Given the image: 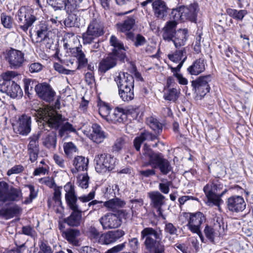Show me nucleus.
I'll return each instance as SVG.
<instances>
[{
	"label": "nucleus",
	"mask_w": 253,
	"mask_h": 253,
	"mask_svg": "<svg viewBox=\"0 0 253 253\" xmlns=\"http://www.w3.org/2000/svg\"><path fill=\"white\" fill-rule=\"evenodd\" d=\"M0 21L3 26L7 29H10L13 26L12 18L5 13H2L0 15Z\"/></svg>",
	"instance_id": "49530a36"
},
{
	"label": "nucleus",
	"mask_w": 253,
	"mask_h": 253,
	"mask_svg": "<svg viewBox=\"0 0 253 253\" xmlns=\"http://www.w3.org/2000/svg\"><path fill=\"white\" fill-rule=\"evenodd\" d=\"M38 134L30 138V142L28 145V150H39L38 145Z\"/></svg>",
	"instance_id": "5fc2aeb1"
},
{
	"label": "nucleus",
	"mask_w": 253,
	"mask_h": 253,
	"mask_svg": "<svg viewBox=\"0 0 253 253\" xmlns=\"http://www.w3.org/2000/svg\"><path fill=\"white\" fill-rule=\"evenodd\" d=\"M212 80L211 75H208L199 77L192 82V85L196 93L200 96H204L210 90L209 83Z\"/></svg>",
	"instance_id": "9d476101"
},
{
	"label": "nucleus",
	"mask_w": 253,
	"mask_h": 253,
	"mask_svg": "<svg viewBox=\"0 0 253 253\" xmlns=\"http://www.w3.org/2000/svg\"><path fill=\"white\" fill-rule=\"evenodd\" d=\"M177 23L174 21L168 22L163 28V38L165 41H171L175 36V28Z\"/></svg>",
	"instance_id": "c756f323"
},
{
	"label": "nucleus",
	"mask_w": 253,
	"mask_h": 253,
	"mask_svg": "<svg viewBox=\"0 0 253 253\" xmlns=\"http://www.w3.org/2000/svg\"><path fill=\"white\" fill-rule=\"evenodd\" d=\"M24 170V168L21 165H16L9 169L7 172V174L8 176L13 174H18L21 173Z\"/></svg>",
	"instance_id": "69168bd1"
},
{
	"label": "nucleus",
	"mask_w": 253,
	"mask_h": 253,
	"mask_svg": "<svg viewBox=\"0 0 253 253\" xmlns=\"http://www.w3.org/2000/svg\"><path fill=\"white\" fill-rule=\"evenodd\" d=\"M182 6L179 7L177 9H173L171 13V16L173 19V21L176 22V21L180 20L183 21V14L182 13L181 10Z\"/></svg>",
	"instance_id": "680f3d73"
},
{
	"label": "nucleus",
	"mask_w": 253,
	"mask_h": 253,
	"mask_svg": "<svg viewBox=\"0 0 253 253\" xmlns=\"http://www.w3.org/2000/svg\"><path fill=\"white\" fill-rule=\"evenodd\" d=\"M29 71L31 73H37L42 71L43 66L40 63L33 62L28 65Z\"/></svg>",
	"instance_id": "bf43d9fd"
},
{
	"label": "nucleus",
	"mask_w": 253,
	"mask_h": 253,
	"mask_svg": "<svg viewBox=\"0 0 253 253\" xmlns=\"http://www.w3.org/2000/svg\"><path fill=\"white\" fill-rule=\"evenodd\" d=\"M146 123L150 128L154 131L155 134L145 130L139 135L135 137L133 141V144L137 151L140 150L142 143L144 141H152L158 139L159 135L162 132L163 125L156 118L153 117H148L147 118Z\"/></svg>",
	"instance_id": "7ed1b4c3"
},
{
	"label": "nucleus",
	"mask_w": 253,
	"mask_h": 253,
	"mask_svg": "<svg viewBox=\"0 0 253 253\" xmlns=\"http://www.w3.org/2000/svg\"><path fill=\"white\" fill-rule=\"evenodd\" d=\"M34 32L37 36L36 42H42L47 41L49 39V33L50 32L48 23L40 22L34 27Z\"/></svg>",
	"instance_id": "dca6fc26"
},
{
	"label": "nucleus",
	"mask_w": 253,
	"mask_h": 253,
	"mask_svg": "<svg viewBox=\"0 0 253 253\" xmlns=\"http://www.w3.org/2000/svg\"><path fill=\"white\" fill-rule=\"evenodd\" d=\"M151 204L156 209L158 216L163 219H166V216L163 214L162 207L164 204L165 196L158 191H154L149 193Z\"/></svg>",
	"instance_id": "6ab92c4d"
},
{
	"label": "nucleus",
	"mask_w": 253,
	"mask_h": 253,
	"mask_svg": "<svg viewBox=\"0 0 253 253\" xmlns=\"http://www.w3.org/2000/svg\"><path fill=\"white\" fill-rule=\"evenodd\" d=\"M186 217H188L187 226L192 233L199 235L201 239L203 237L201 235V224L206 220L204 214L200 211L195 213H185Z\"/></svg>",
	"instance_id": "6e6552de"
},
{
	"label": "nucleus",
	"mask_w": 253,
	"mask_h": 253,
	"mask_svg": "<svg viewBox=\"0 0 253 253\" xmlns=\"http://www.w3.org/2000/svg\"><path fill=\"white\" fill-rule=\"evenodd\" d=\"M107 134L104 132L100 126L94 124L92 126V132L88 135V137L94 142L100 143L107 137Z\"/></svg>",
	"instance_id": "b1692460"
},
{
	"label": "nucleus",
	"mask_w": 253,
	"mask_h": 253,
	"mask_svg": "<svg viewBox=\"0 0 253 253\" xmlns=\"http://www.w3.org/2000/svg\"><path fill=\"white\" fill-rule=\"evenodd\" d=\"M18 75V74L13 71H8L2 73L0 77L3 80V82H9Z\"/></svg>",
	"instance_id": "4d7b16f0"
},
{
	"label": "nucleus",
	"mask_w": 253,
	"mask_h": 253,
	"mask_svg": "<svg viewBox=\"0 0 253 253\" xmlns=\"http://www.w3.org/2000/svg\"><path fill=\"white\" fill-rule=\"evenodd\" d=\"M32 120L31 116L23 114L19 116L16 123L13 125L14 131L21 135H27L31 130Z\"/></svg>",
	"instance_id": "1a4fd4ad"
},
{
	"label": "nucleus",
	"mask_w": 253,
	"mask_h": 253,
	"mask_svg": "<svg viewBox=\"0 0 253 253\" xmlns=\"http://www.w3.org/2000/svg\"><path fill=\"white\" fill-rule=\"evenodd\" d=\"M32 13L31 9L26 6L21 7L18 11L17 21L20 28L24 32H26L36 20Z\"/></svg>",
	"instance_id": "0eeeda50"
},
{
	"label": "nucleus",
	"mask_w": 253,
	"mask_h": 253,
	"mask_svg": "<svg viewBox=\"0 0 253 253\" xmlns=\"http://www.w3.org/2000/svg\"><path fill=\"white\" fill-rule=\"evenodd\" d=\"M82 1L83 0H66V4L67 6L65 10L67 11L72 12L80 7Z\"/></svg>",
	"instance_id": "3c124183"
},
{
	"label": "nucleus",
	"mask_w": 253,
	"mask_h": 253,
	"mask_svg": "<svg viewBox=\"0 0 253 253\" xmlns=\"http://www.w3.org/2000/svg\"><path fill=\"white\" fill-rule=\"evenodd\" d=\"M120 98L124 101H129L134 98L133 88L119 89Z\"/></svg>",
	"instance_id": "a19ab883"
},
{
	"label": "nucleus",
	"mask_w": 253,
	"mask_h": 253,
	"mask_svg": "<svg viewBox=\"0 0 253 253\" xmlns=\"http://www.w3.org/2000/svg\"><path fill=\"white\" fill-rule=\"evenodd\" d=\"M36 92L40 98L47 102L52 101L55 95L51 86L46 83H38L36 85Z\"/></svg>",
	"instance_id": "ddd939ff"
},
{
	"label": "nucleus",
	"mask_w": 253,
	"mask_h": 253,
	"mask_svg": "<svg viewBox=\"0 0 253 253\" xmlns=\"http://www.w3.org/2000/svg\"><path fill=\"white\" fill-rule=\"evenodd\" d=\"M220 185L214 184H208L203 189L204 193L208 198L209 205H212L219 207L220 204L223 203L221 197L226 192L225 189L221 193H218Z\"/></svg>",
	"instance_id": "423d86ee"
},
{
	"label": "nucleus",
	"mask_w": 253,
	"mask_h": 253,
	"mask_svg": "<svg viewBox=\"0 0 253 253\" xmlns=\"http://www.w3.org/2000/svg\"><path fill=\"white\" fill-rule=\"evenodd\" d=\"M144 155L149 158L148 165L153 168H157L158 165L164 158L161 153H154L146 144L143 147Z\"/></svg>",
	"instance_id": "4be33fe9"
},
{
	"label": "nucleus",
	"mask_w": 253,
	"mask_h": 253,
	"mask_svg": "<svg viewBox=\"0 0 253 253\" xmlns=\"http://www.w3.org/2000/svg\"><path fill=\"white\" fill-rule=\"evenodd\" d=\"M226 11L229 16L239 21H242L248 13L246 10H237L230 8L226 9Z\"/></svg>",
	"instance_id": "4c0bfd02"
},
{
	"label": "nucleus",
	"mask_w": 253,
	"mask_h": 253,
	"mask_svg": "<svg viewBox=\"0 0 253 253\" xmlns=\"http://www.w3.org/2000/svg\"><path fill=\"white\" fill-rule=\"evenodd\" d=\"M126 204L125 202L117 198L111 199L104 203V206L112 211H116L123 208Z\"/></svg>",
	"instance_id": "f704fd0d"
},
{
	"label": "nucleus",
	"mask_w": 253,
	"mask_h": 253,
	"mask_svg": "<svg viewBox=\"0 0 253 253\" xmlns=\"http://www.w3.org/2000/svg\"><path fill=\"white\" fill-rule=\"evenodd\" d=\"M163 234L160 229L145 227L140 232V239L149 252L144 253H164L165 248L162 240Z\"/></svg>",
	"instance_id": "f03ea898"
},
{
	"label": "nucleus",
	"mask_w": 253,
	"mask_h": 253,
	"mask_svg": "<svg viewBox=\"0 0 253 253\" xmlns=\"http://www.w3.org/2000/svg\"><path fill=\"white\" fill-rule=\"evenodd\" d=\"M23 82L26 93H29V91L34 88L36 90V85L38 84L36 80L31 79H25Z\"/></svg>",
	"instance_id": "8fccbe9b"
},
{
	"label": "nucleus",
	"mask_w": 253,
	"mask_h": 253,
	"mask_svg": "<svg viewBox=\"0 0 253 253\" xmlns=\"http://www.w3.org/2000/svg\"><path fill=\"white\" fill-rule=\"evenodd\" d=\"M74 206L75 208L69 206L73 211L69 217L64 219V221L70 226L77 227L80 225L82 221V211L79 210L77 205Z\"/></svg>",
	"instance_id": "5701e85b"
},
{
	"label": "nucleus",
	"mask_w": 253,
	"mask_h": 253,
	"mask_svg": "<svg viewBox=\"0 0 253 253\" xmlns=\"http://www.w3.org/2000/svg\"><path fill=\"white\" fill-rule=\"evenodd\" d=\"M88 165V160L83 156H77L74 158L73 165L75 167V169H72L73 173H76L78 171L86 169Z\"/></svg>",
	"instance_id": "2f4dec72"
},
{
	"label": "nucleus",
	"mask_w": 253,
	"mask_h": 253,
	"mask_svg": "<svg viewBox=\"0 0 253 253\" xmlns=\"http://www.w3.org/2000/svg\"><path fill=\"white\" fill-rule=\"evenodd\" d=\"M135 23V19L132 17H128L123 23L117 24L118 30L122 32H126L130 30Z\"/></svg>",
	"instance_id": "c9c22d12"
},
{
	"label": "nucleus",
	"mask_w": 253,
	"mask_h": 253,
	"mask_svg": "<svg viewBox=\"0 0 253 253\" xmlns=\"http://www.w3.org/2000/svg\"><path fill=\"white\" fill-rule=\"evenodd\" d=\"M179 91L175 88L165 89L164 98L165 100L175 101L179 96Z\"/></svg>",
	"instance_id": "ea45409f"
},
{
	"label": "nucleus",
	"mask_w": 253,
	"mask_h": 253,
	"mask_svg": "<svg viewBox=\"0 0 253 253\" xmlns=\"http://www.w3.org/2000/svg\"><path fill=\"white\" fill-rule=\"evenodd\" d=\"M22 192L20 189L12 188L7 196V201H19L22 198Z\"/></svg>",
	"instance_id": "37998d69"
},
{
	"label": "nucleus",
	"mask_w": 253,
	"mask_h": 253,
	"mask_svg": "<svg viewBox=\"0 0 253 253\" xmlns=\"http://www.w3.org/2000/svg\"><path fill=\"white\" fill-rule=\"evenodd\" d=\"M39 248L40 250L38 253H52L50 247L43 242H41L39 243Z\"/></svg>",
	"instance_id": "338daca9"
},
{
	"label": "nucleus",
	"mask_w": 253,
	"mask_h": 253,
	"mask_svg": "<svg viewBox=\"0 0 253 253\" xmlns=\"http://www.w3.org/2000/svg\"><path fill=\"white\" fill-rule=\"evenodd\" d=\"M125 144L126 140L124 138L120 137L118 138L113 147V151L119 152L124 147Z\"/></svg>",
	"instance_id": "13d9d810"
},
{
	"label": "nucleus",
	"mask_w": 253,
	"mask_h": 253,
	"mask_svg": "<svg viewBox=\"0 0 253 253\" xmlns=\"http://www.w3.org/2000/svg\"><path fill=\"white\" fill-rule=\"evenodd\" d=\"M61 187H57L54 189L53 200L56 204L61 205Z\"/></svg>",
	"instance_id": "e2e57ef3"
},
{
	"label": "nucleus",
	"mask_w": 253,
	"mask_h": 253,
	"mask_svg": "<svg viewBox=\"0 0 253 253\" xmlns=\"http://www.w3.org/2000/svg\"><path fill=\"white\" fill-rule=\"evenodd\" d=\"M111 109L110 107L105 103L101 105L99 108V113L100 115L107 121H110L109 119L110 116Z\"/></svg>",
	"instance_id": "de8ad7c7"
},
{
	"label": "nucleus",
	"mask_w": 253,
	"mask_h": 253,
	"mask_svg": "<svg viewBox=\"0 0 253 253\" xmlns=\"http://www.w3.org/2000/svg\"><path fill=\"white\" fill-rule=\"evenodd\" d=\"M80 232L77 229H70L63 232V235L67 240L73 245L78 244L77 237L80 235Z\"/></svg>",
	"instance_id": "473e14b6"
},
{
	"label": "nucleus",
	"mask_w": 253,
	"mask_h": 253,
	"mask_svg": "<svg viewBox=\"0 0 253 253\" xmlns=\"http://www.w3.org/2000/svg\"><path fill=\"white\" fill-rule=\"evenodd\" d=\"M66 0H46L47 3L55 10H65Z\"/></svg>",
	"instance_id": "79ce46f5"
},
{
	"label": "nucleus",
	"mask_w": 253,
	"mask_h": 253,
	"mask_svg": "<svg viewBox=\"0 0 253 253\" xmlns=\"http://www.w3.org/2000/svg\"><path fill=\"white\" fill-rule=\"evenodd\" d=\"M184 57H186L185 47L177 49L173 53L168 55L169 58L175 63L180 62Z\"/></svg>",
	"instance_id": "e433bc0d"
},
{
	"label": "nucleus",
	"mask_w": 253,
	"mask_h": 253,
	"mask_svg": "<svg viewBox=\"0 0 253 253\" xmlns=\"http://www.w3.org/2000/svg\"><path fill=\"white\" fill-rule=\"evenodd\" d=\"M187 37L188 30L186 29H179L175 33V36L171 41L173 42L176 48H179L185 44Z\"/></svg>",
	"instance_id": "c85d7f7f"
},
{
	"label": "nucleus",
	"mask_w": 253,
	"mask_h": 253,
	"mask_svg": "<svg viewBox=\"0 0 253 253\" xmlns=\"http://www.w3.org/2000/svg\"><path fill=\"white\" fill-rule=\"evenodd\" d=\"M205 234L206 237L209 239L211 242H213L215 237L218 236L216 234H214L215 231L212 227L206 226L204 229Z\"/></svg>",
	"instance_id": "052dcab7"
},
{
	"label": "nucleus",
	"mask_w": 253,
	"mask_h": 253,
	"mask_svg": "<svg viewBox=\"0 0 253 253\" xmlns=\"http://www.w3.org/2000/svg\"><path fill=\"white\" fill-rule=\"evenodd\" d=\"M198 10L197 3L192 4L189 7L182 6L181 12L183 14V21L189 19L191 21H195Z\"/></svg>",
	"instance_id": "bb28decb"
},
{
	"label": "nucleus",
	"mask_w": 253,
	"mask_h": 253,
	"mask_svg": "<svg viewBox=\"0 0 253 253\" xmlns=\"http://www.w3.org/2000/svg\"><path fill=\"white\" fill-rule=\"evenodd\" d=\"M104 29V25L101 22L96 20L91 21L86 32L82 35L84 44H90L95 39L103 35Z\"/></svg>",
	"instance_id": "39448f33"
},
{
	"label": "nucleus",
	"mask_w": 253,
	"mask_h": 253,
	"mask_svg": "<svg viewBox=\"0 0 253 253\" xmlns=\"http://www.w3.org/2000/svg\"><path fill=\"white\" fill-rule=\"evenodd\" d=\"M103 229L107 230L118 228L122 224V220L116 214L107 213L99 220Z\"/></svg>",
	"instance_id": "4468645a"
},
{
	"label": "nucleus",
	"mask_w": 253,
	"mask_h": 253,
	"mask_svg": "<svg viewBox=\"0 0 253 253\" xmlns=\"http://www.w3.org/2000/svg\"><path fill=\"white\" fill-rule=\"evenodd\" d=\"M65 154L68 157H71L77 151L76 146L71 142L65 143L63 145Z\"/></svg>",
	"instance_id": "09e8293b"
},
{
	"label": "nucleus",
	"mask_w": 253,
	"mask_h": 253,
	"mask_svg": "<svg viewBox=\"0 0 253 253\" xmlns=\"http://www.w3.org/2000/svg\"><path fill=\"white\" fill-rule=\"evenodd\" d=\"M95 168L98 173H104L113 170L116 165L117 160L111 155L102 153L96 155L94 160Z\"/></svg>",
	"instance_id": "20e7f679"
},
{
	"label": "nucleus",
	"mask_w": 253,
	"mask_h": 253,
	"mask_svg": "<svg viewBox=\"0 0 253 253\" xmlns=\"http://www.w3.org/2000/svg\"><path fill=\"white\" fill-rule=\"evenodd\" d=\"M88 235L91 240H93L95 242H99L100 234L98 230L93 226H90L88 228Z\"/></svg>",
	"instance_id": "603ef678"
},
{
	"label": "nucleus",
	"mask_w": 253,
	"mask_h": 253,
	"mask_svg": "<svg viewBox=\"0 0 253 253\" xmlns=\"http://www.w3.org/2000/svg\"><path fill=\"white\" fill-rule=\"evenodd\" d=\"M54 69L58 72L59 73L63 74L65 75H70L74 74L75 70L73 68V69H66L61 65L58 63H54Z\"/></svg>",
	"instance_id": "6e6d98bb"
},
{
	"label": "nucleus",
	"mask_w": 253,
	"mask_h": 253,
	"mask_svg": "<svg viewBox=\"0 0 253 253\" xmlns=\"http://www.w3.org/2000/svg\"><path fill=\"white\" fill-rule=\"evenodd\" d=\"M89 177L86 173L81 174L78 177L77 183L82 188H87L88 186Z\"/></svg>",
	"instance_id": "864d4df0"
},
{
	"label": "nucleus",
	"mask_w": 253,
	"mask_h": 253,
	"mask_svg": "<svg viewBox=\"0 0 253 253\" xmlns=\"http://www.w3.org/2000/svg\"><path fill=\"white\" fill-rule=\"evenodd\" d=\"M44 125H45V123ZM43 126L44 128H42L38 134L39 137H42V144L48 149L55 148L57 143L56 132L45 129V127L46 125H43Z\"/></svg>",
	"instance_id": "f8f14e48"
},
{
	"label": "nucleus",
	"mask_w": 253,
	"mask_h": 253,
	"mask_svg": "<svg viewBox=\"0 0 253 253\" xmlns=\"http://www.w3.org/2000/svg\"><path fill=\"white\" fill-rule=\"evenodd\" d=\"M165 231L170 235H174L176 234L177 229L171 223L166 222Z\"/></svg>",
	"instance_id": "0e129e2a"
},
{
	"label": "nucleus",
	"mask_w": 253,
	"mask_h": 253,
	"mask_svg": "<svg viewBox=\"0 0 253 253\" xmlns=\"http://www.w3.org/2000/svg\"><path fill=\"white\" fill-rule=\"evenodd\" d=\"M35 114L38 118L43 121V126L45 123L48 127L56 130L60 126L58 134L61 137L66 136L68 132H76V128L69 122L63 124L64 118L53 107L40 108L36 111Z\"/></svg>",
	"instance_id": "f257e3e1"
},
{
	"label": "nucleus",
	"mask_w": 253,
	"mask_h": 253,
	"mask_svg": "<svg viewBox=\"0 0 253 253\" xmlns=\"http://www.w3.org/2000/svg\"><path fill=\"white\" fill-rule=\"evenodd\" d=\"M157 168H159L161 172L164 175L167 174L172 170V168L170 163L165 158L161 161Z\"/></svg>",
	"instance_id": "c03bdc74"
},
{
	"label": "nucleus",
	"mask_w": 253,
	"mask_h": 253,
	"mask_svg": "<svg viewBox=\"0 0 253 253\" xmlns=\"http://www.w3.org/2000/svg\"><path fill=\"white\" fill-rule=\"evenodd\" d=\"M5 57L11 69H17L21 67L25 61V55L21 51L11 48L6 51Z\"/></svg>",
	"instance_id": "9b49d317"
},
{
	"label": "nucleus",
	"mask_w": 253,
	"mask_h": 253,
	"mask_svg": "<svg viewBox=\"0 0 253 253\" xmlns=\"http://www.w3.org/2000/svg\"><path fill=\"white\" fill-rule=\"evenodd\" d=\"M8 185L4 181L0 182V201H7Z\"/></svg>",
	"instance_id": "a18cd8bd"
},
{
	"label": "nucleus",
	"mask_w": 253,
	"mask_h": 253,
	"mask_svg": "<svg viewBox=\"0 0 253 253\" xmlns=\"http://www.w3.org/2000/svg\"><path fill=\"white\" fill-rule=\"evenodd\" d=\"M64 189L65 193V200L68 206H71L74 207V205H77V198L75 194L74 186L71 183L68 182L64 186Z\"/></svg>",
	"instance_id": "393cba45"
},
{
	"label": "nucleus",
	"mask_w": 253,
	"mask_h": 253,
	"mask_svg": "<svg viewBox=\"0 0 253 253\" xmlns=\"http://www.w3.org/2000/svg\"><path fill=\"white\" fill-rule=\"evenodd\" d=\"M126 247V242L114 246L110 249L108 250L104 253H118L123 251Z\"/></svg>",
	"instance_id": "774afa93"
},
{
	"label": "nucleus",
	"mask_w": 253,
	"mask_h": 253,
	"mask_svg": "<svg viewBox=\"0 0 253 253\" xmlns=\"http://www.w3.org/2000/svg\"><path fill=\"white\" fill-rule=\"evenodd\" d=\"M73 56L78 59V63H76L73 68L75 71L77 69L84 67L87 64V59L85 57L84 52L82 51L81 47H77L72 49L71 51Z\"/></svg>",
	"instance_id": "cd10ccee"
},
{
	"label": "nucleus",
	"mask_w": 253,
	"mask_h": 253,
	"mask_svg": "<svg viewBox=\"0 0 253 253\" xmlns=\"http://www.w3.org/2000/svg\"><path fill=\"white\" fill-rule=\"evenodd\" d=\"M206 62L203 59H198L189 66L188 72L192 75H198L205 70Z\"/></svg>",
	"instance_id": "7c9ffc66"
},
{
	"label": "nucleus",
	"mask_w": 253,
	"mask_h": 253,
	"mask_svg": "<svg viewBox=\"0 0 253 253\" xmlns=\"http://www.w3.org/2000/svg\"><path fill=\"white\" fill-rule=\"evenodd\" d=\"M125 234L122 229L108 231L101 234L98 243L102 245H109L113 243Z\"/></svg>",
	"instance_id": "a211bd4d"
},
{
	"label": "nucleus",
	"mask_w": 253,
	"mask_h": 253,
	"mask_svg": "<svg viewBox=\"0 0 253 253\" xmlns=\"http://www.w3.org/2000/svg\"><path fill=\"white\" fill-rule=\"evenodd\" d=\"M227 203L228 210L235 212L242 211L246 206L244 198L240 196H233L229 197Z\"/></svg>",
	"instance_id": "aec40b11"
},
{
	"label": "nucleus",
	"mask_w": 253,
	"mask_h": 253,
	"mask_svg": "<svg viewBox=\"0 0 253 253\" xmlns=\"http://www.w3.org/2000/svg\"><path fill=\"white\" fill-rule=\"evenodd\" d=\"M109 42L110 45L113 47L111 54L117 56L121 60H124L126 57V51L127 47H125L123 42L114 35L111 36Z\"/></svg>",
	"instance_id": "2eb2a0df"
},
{
	"label": "nucleus",
	"mask_w": 253,
	"mask_h": 253,
	"mask_svg": "<svg viewBox=\"0 0 253 253\" xmlns=\"http://www.w3.org/2000/svg\"><path fill=\"white\" fill-rule=\"evenodd\" d=\"M212 227L215 231L214 234H216L218 236L224 234V224L221 218L216 217L213 219V224Z\"/></svg>",
	"instance_id": "58836bf2"
},
{
	"label": "nucleus",
	"mask_w": 253,
	"mask_h": 253,
	"mask_svg": "<svg viewBox=\"0 0 253 253\" xmlns=\"http://www.w3.org/2000/svg\"><path fill=\"white\" fill-rule=\"evenodd\" d=\"M119 89H127L134 87V79L127 73L120 72L116 75L114 79Z\"/></svg>",
	"instance_id": "f3484780"
},
{
	"label": "nucleus",
	"mask_w": 253,
	"mask_h": 253,
	"mask_svg": "<svg viewBox=\"0 0 253 253\" xmlns=\"http://www.w3.org/2000/svg\"><path fill=\"white\" fill-rule=\"evenodd\" d=\"M152 5L154 16L158 19L164 20L169 10L166 3L162 0H154Z\"/></svg>",
	"instance_id": "412c9836"
},
{
	"label": "nucleus",
	"mask_w": 253,
	"mask_h": 253,
	"mask_svg": "<svg viewBox=\"0 0 253 253\" xmlns=\"http://www.w3.org/2000/svg\"><path fill=\"white\" fill-rule=\"evenodd\" d=\"M125 110L121 108L117 107L112 114L110 115V121L114 123H121L126 119Z\"/></svg>",
	"instance_id": "72a5a7b5"
},
{
	"label": "nucleus",
	"mask_w": 253,
	"mask_h": 253,
	"mask_svg": "<svg viewBox=\"0 0 253 253\" xmlns=\"http://www.w3.org/2000/svg\"><path fill=\"white\" fill-rule=\"evenodd\" d=\"M117 56L109 54L108 56L102 59L99 64V70L105 73L110 69L114 67L117 64Z\"/></svg>",
	"instance_id": "a878e982"
}]
</instances>
